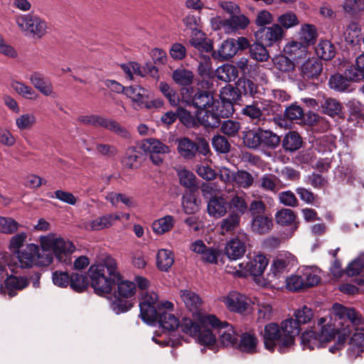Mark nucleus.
Masks as SVG:
<instances>
[{
	"label": "nucleus",
	"instance_id": "f257e3e1",
	"mask_svg": "<svg viewBox=\"0 0 364 364\" xmlns=\"http://www.w3.org/2000/svg\"><path fill=\"white\" fill-rule=\"evenodd\" d=\"M117 262L111 257H106L103 263L92 264L88 269L91 287L98 295L109 294L117 286L114 296L128 299L135 294L136 284L124 281L117 270Z\"/></svg>",
	"mask_w": 364,
	"mask_h": 364
},
{
	"label": "nucleus",
	"instance_id": "bb28decb",
	"mask_svg": "<svg viewBox=\"0 0 364 364\" xmlns=\"http://www.w3.org/2000/svg\"><path fill=\"white\" fill-rule=\"evenodd\" d=\"M281 143L286 151L294 152L302 146L303 139L297 132L289 131L281 140Z\"/></svg>",
	"mask_w": 364,
	"mask_h": 364
},
{
	"label": "nucleus",
	"instance_id": "4be33fe9",
	"mask_svg": "<svg viewBox=\"0 0 364 364\" xmlns=\"http://www.w3.org/2000/svg\"><path fill=\"white\" fill-rule=\"evenodd\" d=\"M273 220L271 215H262L255 216L251 220V228L255 233L265 235L273 228Z\"/></svg>",
	"mask_w": 364,
	"mask_h": 364
},
{
	"label": "nucleus",
	"instance_id": "cd10ccee",
	"mask_svg": "<svg viewBox=\"0 0 364 364\" xmlns=\"http://www.w3.org/2000/svg\"><path fill=\"white\" fill-rule=\"evenodd\" d=\"M141 148L146 153L151 154H168L171 150L168 146L161 141L154 138H148L142 140Z\"/></svg>",
	"mask_w": 364,
	"mask_h": 364
},
{
	"label": "nucleus",
	"instance_id": "6e6d98bb",
	"mask_svg": "<svg viewBox=\"0 0 364 364\" xmlns=\"http://www.w3.org/2000/svg\"><path fill=\"white\" fill-rule=\"evenodd\" d=\"M118 216H114L112 214H107L105 215L99 217L93 220L90 223V227L92 230H100L109 228L112 225L113 220H117Z\"/></svg>",
	"mask_w": 364,
	"mask_h": 364
},
{
	"label": "nucleus",
	"instance_id": "3c124183",
	"mask_svg": "<svg viewBox=\"0 0 364 364\" xmlns=\"http://www.w3.org/2000/svg\"><path fill=\"white\" fill-rule=\"evenodd\" d=\"M158 323L160 326L168 331H174L179 326L178 319L172 314L160 311Z\"/></svg>",
	"mask_w": 364,
	"mask_h": 364
},
{
	"label": "nucleus",
	"instance_id": "c03bdc74",
	"mask_svg": "<svg viewBox=\"0 0 364 364\" xmlns=\"http://www.w3.org/2000/svg\"><path fill=\"white\" fill-rule=\"evenodd\" d=\"M175 223L174 218L172 215H166L155 220L152 223V229L154 232L158 235H163L164 233L170 231Z\"/></svg>",
	"mask_w": 364,
	"mask_h": 364
},
{
	"label": "nucleus",
	"instance_id": "2eb2a0df",
	"mask_svg": "<svg viewBox=\"0 0 364 364\" xmlns=\"http://www.w3.org/2000/svg\"><path fill=\"white\" fill-rule=\"evenodd\" d=\"M28 286V281L26 278L9 275L4 280V284L0 286V293L7 294L9 298L17 295V291L23 290Z\"/></svg>",
	"mask_w": 364,
	"mask_h": 364
},
{
	"label": "nucleus",
	"instance_id": "603ef678",
	"mask_svg": "<svg viewBox=\"0 0 364 364\" xmlns=\"http://www.w3.org/2000/svg\"><path fill=\"white\" fill-rule=\"evenodd\" d=\"M218 78L224 82L235 81L238 76L237 68L230 64H225L218 70Z\"/></svg>",
	"mask_w": 364,
	"mask_h": 364
},
{
	"label": "nucleus",
	"instance_id": "412c9836",
	"mask_svg": "<svg viewBox=\"0 0 364 364\" xmlns=\"http://www.w3.org/2000/svg\"><path fill=\"white\" fill-rule=\"evenodd\" d=\"M177 151L180 156L186 160H191L196 156V141L188 137H182L176 140Z\"/></svg>",
	"mask_w": 364,
	"mask_h": 364
},
{
	"label": "nucleus",
	"instance_id": "a211bd4d",
	"mask_svg": "<svg viewBox=\"0 0 364 364\" xmlns=\"http://www.w3.org/2000/svg\"><path fill=\"white\" fill-rule=\"evenodd\" d=\"M18 259L21 268H29L36 264L39 257V247L37 245L29 244L24 249L18 250Z\"/></svg>",
	"mask_w": 364,
	"mask_h": 364
},
{
	"label": "nucleus",
	"instance_id": "864d4df0",
	"mask_svg": "<svg viewBox=\"0 0 364 364\" xmlns=\"http://www.w3.org/2000/svg\"><path fill=\"white\" fill-rule=\"evenodd\" d=\"M304 109L297 105L296 102L292 103L287 106L284 112V119L289 120L290 122L295 121L299 123L304 117Z\"/></svg>",
	"mask_w": 364,
	"mask_h": 364
},
{
	"label": "nucleus",
	"instance_id": "de8ad7c7",
	"mask_svg": "<svg viewBox=\"0 0 364 364\" xmlns=\"http://www.w3.org/2000/svg\"><path fill=\"white\" fill-rule=\"evenodd\" d=\"M193 73L186 68H177L172 73L173 81L181 86H188L193 80Z\"/></svg>",
	"mask_w": 364,
	"mask_h": 364
},
{
	"label": "nucleus",
	"instance_id": "dca6fc26",
	"mask_svg": "<svg viewBox=\"0 0 364 364\" xmlns=\"http://www.w3.org/2000/svg\"><path fill=\"white\" fill-rule=\"evenodd\" d=\"M224 302L228 310L238 314H243L249 306L247 297L237 291L230 292Z\"/></svg>",
	"mask_w": 364,
	"mask_h": 364
},
{
	"label": "nucleus",
	"instance_id": "680f3d73",
	"mask_svg": "<svg viewBox=\"0 0 364 364\" xmlns=\"http://www.w3.org/2000/svg\"><path fill=\"white\" fill-rule=\"evenodd\" d=\"M296 193L299 196L300 199L306 203L313 205L316 207L319 206L318 196L310 190L303 187H298L296 188Z\"/></svg>",
	"mask_w": 364,
	"mask_h": 364
},
{
	"label": "nucleus",
	"instance_id": "39448f33",
	"mask_svg": "<svg viewBox=\"0 0 364 364\" xmlns=\"http://www.w3.org/2000/svg\"><path fill=\"white\" fill-rule=\"evenodd\" d=\"M314 317V312L311 308L304 306L301 309L294 311L293 316L282 322V328L287 339H284L287 343H294L296 336H299L301 331V326L309 323ZM287 338V336H284Z\"/></svg>",
	"mask_w": 364,
	"mask_h": 364
},
{
	"label": "nucleus",
	"instance_id": "b1692460",
	"mask_svg": "<svg viewBox=\"0 0 364 364\" xmlns=\"http://www.w3.org/2000/svg\"><path fill=\"white\" fill-rule=\"evenodd\" d=\"M321 108L323 113L331 117L338 116L341 118H346L342 112L343 105L336 99L332 97H324L321 101Z\"/></svg>",
	"mask_w": 364,
	"mask_h": 364
},
{
	"label": "nucleus",
	"instance_id": "0eeeda50",
	"mask_svg": "<svg viewBox=\"0 0 364 364\" xmlns=\"http://www.w3.org/2000/svg\"><path fill=\"white\" fill-rule=\"evenodd\" d=\"M40 242L41 250H52L59 262L65 265L72 264L71 255L75 250V246L71 242L60 237L53 240L46 236L41 237Z\"/></svg>",
	"mask_w": 364,
	"mask_h": 364
},
{
	"label": "nucleus",
	"instance_id": "e433bc0d",
	"mask_svg": "<svg viewBox=\"0 0 364 364\" xmlns=\"http://www.w3.org/2000/svg\"><path fill=\"white\" fill-rule=\"evenodd\" d=\"M306 51V46L302 43L297 41H291L287 43L283 48L284 54L294 60L305 56Z\"/></svg>",
	"mask_w": 364,
	"mask_h": 364
},
{
	"label": "nucleus",
	"instance_id": "a878e982",
	"mask_svg": "<svg viewBox=\"0 0 364 364\" xmlns=\"http://www.w3.org/2000/svg\"><path fill=\"white\" fill-rule=\"evenodd\" d=\"M352 80H350L345 74L336 73L332 75L328 80L329 87L338 92H350Z\"/></svg>",
	"mask_w": 364,
	"mask_h": 364
},
{
	"label": "nucleus",
	"instance_id": "20e7f679",
	"mask_svg": "<svg viewBox=\"0 0 364 364\" xmlns=\"http://www.w3.org/2000/svg\"><path fill=\"white\" fill-rule=\"evenodd\" d=\"M202 113L197 110V119L199 125L205 129H215L220 127L222 119H228L234 112L233 103L230 100L216 101V104L210 108L203 109Z\"/></svg>",
	"mask_w": 364,
	"mask_h": 364
},
{
	"label": "nucleus",
	"instance_id": "58836bf2",
	"mask_svg": "<svg viewBox=\"0 0 364 364\" xmlns=\"http://www.w3.org/2000/svg\"><path fill=\"white\" fill-rule=\"evenodd\" d=\"M228 210L231 213L237 214L240 218L247 212L248 205L242 196L234 195L228 201Z\"/></svg>",
	"mask_w": 364,
	"mask_h": 364
},
{
	"label": "nucleus",
	"instance_id": "c9c22d12",
	"mask_svg": "<svg viewBox=\"0 0 364 364\" xmlns=\"http://www.w3.org/2000/svg\"><path fill=\"white\" fill-rule=\"evenodd\" d=\"M315 52L320 59L328 61L335 57L336 49L330 41L321 40L316 47Z\"/></svg>",
	"mask_w": 364,
	"mask_h": 364
},
{
	"label": "nucleus",
	"instance_id": "338daca9",
	"mask_svg": "<svg viewBox=\"0 0 364 364\" xmlns=\"http://www.w3.org/2000/svg\"><path fill=\"white\" fill-rule=\"evenodd\" d=\"M220 127L221 132L228 136H235L241 128L239 122L232 119L221 121Z\"/></svg>",
	"mask_w": 364,
	"mask_h": 364
},
{
	"label": "nucleus",
	"instance_id": "4468645a",
	"mask_svg": "<svg viewBox=\"0 0 364 364\" xmlns=\"http://www.w3.org/2000/svg\"><path fill=\"white\" fill-rule=\"evenodd\" d=\"M140 316L143 321L147 323L157 322L159 318L161 309H158L156 304V294L150 296L139 304Z\"/></svg>",
	"mask_w": 364,
	"mask_h": 364
},
{
	"label": "nucleus",
	"instance_id": "ea45409f",
	"mask_svg": "<svg viewBox=\"0 0 364 364\" xmlns=\"http://www.w3.org/2000/svg\"><path fill=\"white\" fill-rule=\"evenodd\" d=\"M260 133L261 148L274 149L280 144V137L272 131L260 128Z\"/></svg>",
	"mask_w": 364,
	"mask_h": 364
},
{
	"label": "nucleus",
	"instance_id": "2f4dec72",
	"mask_svg": "<svg viewBox=\"0 0 364 364\" xmlns=\"http://www.w3.org/2000/svg\"><path fill=\"white\" fill-rule=\"evenodd\" d=\"M142 156L136 147L130 146L126 150L122 162L127 168H137L141 166Z\"/></svg>",
	"mask_w": 364,
	"mask_h": 364
},
{
	"label": "nucleus",
	"instance_id": "c85d7f7f",
	"mask_svg": "<svg viewBox=\"0 0 364 364\" xmlns=\"http://www.w3.org/2000/svg\"><path fill=\"white\" fill-rule=\"evenodd\" d=\"M127 92H129L127 97L131 98L132 100L137 103L138 105L144 106L146 108L151 107L147 102L149 96L146 89L139 85H131L128 87Z\"/></svg>",
	"mask_w": 364,
	"mask_h": 364
},
{
	"label": "nucleus",
	"instance_id": "c756f323",
	"mask_svg": "<svg viewBox=\"0 0 364 364\" xmlns=\"http://www.w3.org/2000/svg\"><path fill=\"white\" fill-rule=\"evenodd\" d=\"M235 43V38H228L223 41L218 51H213V57L218 60L232 58L237 53Z\"/></svg>",
	"mask_w": 364,
	"mask_h": 364
},
{
	"label": "nucleus",
	"instance_id": "e2e57ef3",
	"mask_svg": "<svg viewBox=\"0 0 364 364\" xmlns=\"http://www.w3.org/2000/svg\"><path fill=\"white\" fill-rule=\"evenodd\" d=\"M274 63L275 67L283 73H289L293 71L295 68L294 60L287 55H280L274 58Z\"/></svg>",
	"mask_w": 364,
	"mask_h": 364
},
{
	"label": "nucleus",
	"instance_id": "f3484780",
	"mask_svg": "<svg viewBox=\"0 0 364 364\" xmlns=\"http://www.w3.org/2000/svg\"><path fill=\"white\" fill-rule=\"evenodd\" d=\"M296 215L291 209L282 208L275 214V221L281 226H288L290 230V236L298 229L299 222L296 221Z\"/></svg>",
	"mask_w": 364,
	"mask_h": 364
},
{
	"label": "nucleus",
	"instance_id": "5fc2aeb1",
	"mask_svg": "<svg viewBox=\"0 0 364 364\" xmlns=\"http://www.w3.org/2000/svg\"><path fill=\"white\" fill-rule=\"evenodd\" d=\"M178 119L187 128H196L199 127L197 115L194 117L189 111L181 107H178Z\"/></svg>",
	"mask_w": 364,
	"mask_h": 364
},
{
	"label": "nucleus",
	"instance_id": "4c0bfd02",
	"mask_svg": "<svg viewBox=\"0 0 364 364\" xmlns=\"http://www.w3.org/2000/svg\"><path fill=\"white\" fill-rule=\"evenodd\" d=\"M268 48L264 43L257 41L251 44L249 50L250 57L258 61L265 62L269 58V51L267 49Z\"/></svg>",
	"mask_w": 364,
	"mask_h": 364
},
{
	"label": "nucleus",
	"instance_id": "0e129e2a",
	"mask_svg": "<svg viewBox=\"0 0 364 364\" xmlns=\"http://www.w3.org/2000/svg\"><path fill=\"white\" fill-rule=\"evenodd\" d=\"M275 24H279V26L286 31L291 27H294L299 24V20L292 12H287L277 18V23Z\"/></svg>",
	"mask_w": 364,
	"mask_h": 364
},
{
	"label": "nucleus",
	"instance_id": "473e14b6",
	"mask_svg": "<svg viewBox=\"0 0 364 364\" xmlns=\"http://www.w3.org/2000/svg\"><path fill=\"white\" fill-rule=\"evenodd\" d=\"M250 24L249 18L243 15H232L223 21V25L228 32H234L239 29H245Z\"/></svg>",
	"mask_w": 364,
	"mask_h": 364
},
{
	"label": "nucleus",
	"instance_id": "6e6552de",
	"mask_svg": "<svg viewBox=\"0 0 364 364\" xmlns=\"http://www.w3.org/2000/svg\"><path fill=\"white\" fill-rule=\"evenodd\" d=\"M263 337L264 345L267 350L273 352L278 345V350L281 353H284L289 348L295 345L294 343H287L284 339L288 338L284 337L285 333L280 326L275 323H269L264 326V331L261 332Z\"/></svg>",
	"mask_w": 364,
	"mask_h": 364
},
{
	"label": "nucleus",
	"instance_id": "6ab92c4d",
	"mask_svg": "<svg viewBox=\"0 0 364 364\" xmlns=\"http://www.w3.org/2000/svg\"><path fill=\"white\" fill-rule=\"evenodd\" d=\"M228 201L223 196H213L208 203V213L210 216L219 218L225 215L228 210Z\"/></svg>",
	"mask_w": 364,
	"mask_h": 364
},
{
	"label": "nucleus",
	"instance_id": "bf43d9fd",
	"mask_svg": "<svg viewBox=\"0 0 364 364\" xmlns=\"http://www.w3.org/2000/svg\"><path fill=\"white\" fill-rule=\"evenodd\" d=\"M183 333L191 337H196L200 325L189 318L184 317L179 321V326Z\"/></svg>",
	"mask_w": 364,
	"mask_h": 364
},
{
	"label": "nucleus",
	"instance_id": "4d7b16f0",
	"mask_svg": "<svg viewBox=\"0 0 364 364\" xmlns=\"http://www.w3.org/2000/svg\"><path fill=\"white\" fill-rule=\"evenodd\" d=\"M244 143L246 146L250 149H258L261 147L260 128L257 130H250L243 136Z\"/></svg>",
	"mask_w": 364,
	"mask_h": 364
},
{
	"label": "nucleus",
	"instance_id": "a19ab883",
	"mask_svg": "<svg viewBox=\"0 0 364 364\" xmlns=\"http://www.w3.org/2000/svg\"><path fill=\"white\" fill-rule=\"evenodd\" d=\"M174 262L173 253L168 250H159L156 256V266L162 272H168Z\"/></svg>",
	"mask_w": 364,
	"mask_h": 364
},
{
	"label": "nucleus",
	"instance_id": "f03ea898",
	"mask_svg": "<svg viewBox=\"0 0 364 364\" xmlns=\"http://www.w3.org/2000/svg\"><path fill=\"white\" fill-rule=\"evenodd\" d=\"M327 318L325 317L319 318L317 327L314 326V329L305 331L301 333L300 343L304 350H312L316 348L324 347L327 343L335 338L336 334H338V341L329 348V351L336 353L343 348L352 331L349 328H338L335 323H331L330 321H327Z\"/></svg>",
	"mask_w": 364,
	"mask_h": 364
},
{
	"label": "nucleus",
	"instance_id": "ddd939ff",
	"mask_svg": "<svg viewBox=\"0 0 364 364\" xmlns=\"http://www.w3.org/2000/svg\"><path fill=\"white\" fill-rule=\"evenodd\" d=\"M333 309L336 316L340 320L338 325L342 326L341 328H345L344 323L342 322L343 320L344 322H346L347 320L355 328L364 323V318L362 314L354 308L346 307L341 304L336 303L333 304ZM347 325L350 328L349 324ZM347 325L346 328H348ZM349 329L350 330V328Z\"/></svg>",
	"mask_w": 364,
	"mask_h": 364
},
{
	"label": "nucleus",
	"instance_id": "09e8293b",
	"mask_svg": "<svg viewBox=\"0 0 364 364\" xmlns=\"http://www.w3.org/2000/svg\"><path fill=\"white\" fill-rule=\"evenodd\" d=\"M224 331L219 338V343L223 347H232L237 348L238 338L237 335L234 331L232 326L230 324L228 328H225Z\"/></svg>",
	"mask_w": 364,
	"mask_h": 364
},
{
	"label": "nucleus",
	"instance_id": "8fccbe9b",
	"mask_svg": "<svg viewBox=\"0 0 364 364\" xmlns=\"http://www.w3.org/2000/svg\"><path fill=\"white\" fill-rule=\"evenodd\" d=\"M89 286L88 277L82 274L72 273L70 274V288L76 292H82Z\"/></svg>",
	"mask_w": 364,
	"mask_h": 364
},
{
	"label": "nucleus",
	"instance_id": "7ed1b4c3",
	"mask_svg": "<svg viewBox=\"0 0 364 364\" xmlns=\"http://www.w3.org/2000/svg\"><path fill=\"white\" fill-rule=\"evenodd\" d=\"M213 84L209 80H202L196 87H189L181 90L183 101L198 111L210 108L219 101L214 97L212 90Z\"/></svg>",
	"mask_w": 364,
	"mask_h": 364
},
{
	"label": "nucleus",
	"instance_id": "aec40b11",
	"mask_svg": "<svg viewBox=\"0 0 364 364\" xmlns=\"http://www.w3.org/2000/svg\"><path fill=\"white\" fill-rule=\"evenodd\" d=\"M179 183L187 192H197L200 188L196 176L190 170L182 168L177 171Z\"/></svg>",
	"mask_w": 364,
	"mask_h": 364
},
{
	"label": "nucleus",
	"instance_id": "49530a36",
	"mask_svg": "<svg viewBox=\"0 0 364 364\" xmlns=\"http://www.w3.org/2000/svg\"><path fill=\"white\" fill-rule=\"evenodd\" d=\"M196 336L198 342L200 345L207 346L211 350L214 348L217 340L215 336L210 328L200 326Z\"/></svg>",
	"mask_w": 364,
	"mask_h": 364
},
{
	"label": "nucleus",
	"instance_id": "9b49d317",
	"mask_svg": "<svg viewBox=\"0 0 364 364\" xmlns=\"http://www.w3.org/2000/svg\"><path fill=\"white\" fill-rule=\"evenodd\" d=\"M299 75L304 81L317 85L321 81L323 65L322 62L315 58L306 60L299 67Z\"/></svg>",
	"mask_w": 364,
	"mask_h": 364
},
{
	"label": "nucleus",
	"instance_id": "5701e85b",
	"mask_svg": "<svg viewBox=\"0 0 364 364\" xmlns=\"http://www.w3.org/2000/svg\"><path fill=\"white\" fill-rule=\"evenodd\" d=\"M258 339L254 333L249 332L242 333L238 340L236 349L248 354H254L257 352Z\"/></svg>",
	"mask_w": 364,
	"mask_h": 364
},
{
	"label": "nucleus",
	"instance_id": "72a5a7b5",
	"mask_svg": "<svg viewBox=\"0 0 364 364\" xmlns=\"http://www.w3.org/2000/svg\"><path fill=\"white\" fill-rule=\"evenodd\" d=\"M342 6L346 17L358 18L364 11V0H344Z\"/></svg>",
	"mask_w": 364,
	"mask_h": 364
},
{
	"label": "nucleus",
	"instance_id": "052dcab7",
	"mask_svg": "<svg viewBox=\"0 0 364 364\" xmlns=\"http://www.w3.org/2000/svg\"><path fill=\"white\" fill-rule=\"evenodd\" d=\"M344 74L352 80L353 82H358L364 80V72L360 66V63L355 60V64L348 65L344 72Z\"/></svg>",
	"mask_w": 364,
	"mask_h": 364
},
{
	"label": "nucleus",
	"instance_id": "79ce46f5",
	"mask_svg": "<svg viewBox=\"0 0 364 364\" xmlns=\"http://www.w3.org/2000/svg\"><path fill=\"white\" fill-rule=\"evenodd\" d=\"M348 117L349 122L353 123L354 125L361 122L364 119L363 109L358 101H350L348 105Z\"/></svg>",
	"mask_w": 364,
	"mask_h": 364
},
{
	"label": "nucleus",
	"instance_id": "f8f14e48",
	"mask_svg": "<svg viewBox=\"0 0 364 364\" xmlns=\"http://www.w3.org/2000/svg\"><path fill=\"white\" fill-rule=\"evenodd\" d=\"M249 242V236L244 232H238L225 247V254L230 260H237L242 258L247 250V245Z\"/></svg>",
	"mask_w": 364,
	"mask_h": 364
},
{
	"label": "nucleus",
	"instance_id": "a18cd8bd",
	"mask_svg": "<svg viewBox=\"0 0 364 364\" xmlns=\"http://www.w3.org/2000/svg\"><path fill=\"white\" fill-rule=\"evenodd\" d=\"M181 296L190 311L196 312L199 309L201 299L198 294L189 290H183L181 291Z\"/></svg>",
	"mask_w": 364,
	"mask_h": 364
},
{
	"label": "nucleus",
	"instance_id": "69168bd1",
	"mask_svg": "<svg viewBox=\"0 0 364 364\" xmlns=\"http://www.w3.org/2000/svg\"><path fill=\"white\" fill-rule=\"evenodd\" d=\"M317 37V33L315 27L312 25H306L302 28L301 33V43L304 44L306 47L309 45L314 44Z\"/></svg>",
	"mask_w": 364,
	"mask_h": 364
},
{
	"label": "nucleus",
	"instance_id": "393cba45",
	"mask_svg": "<svg viewBox=\"0 0 364 364\" xmlns=\"http://www.w3.org/2000/svg\"><path fill=\"white\" fill-rule=\"evenodd\" d=\"M201 200L196 192H186L181 197V204L186 214H195L200 210Z\"/></svg>",
	"mask_w": 364,
	"mask_h": 364
},
{
	"label": "nucleus",
	"instance_id": "13d9d810",
	"mask_svg": "<svg viewBox=\"0 0 364 364\" xmlns=\"http://www.w3.org/2000/svg\"><path fill=\"white\" fill-rule=\"evenodd\" d=\"M232 178L233 181L238 184L239 186L245 188L251 186L254 181L252 174L244 170L237 171L235 173L233 172Z\"/></svg>",
	"mask_w": 364,
	"mask_h": 364
},
{
	"label": "nucleus",
	"instance_id": "774afa93",
	"mask_svg": "<svg viewBox=\"0 0 364 364\" xmlns=\"http://www.w3.org/2000/svg\"><path fill=\"white\" fill-rule=\"evenodd\" d=\"M355 329V332L350 338L349 343L353 348H357V355H360L364 348V331L363 328Z\"/></svg>",
	"mask_w": 364,
	"mask_h": 364
},
{
	"label": "nucleus",
	"instance_id": "1a4fd4ad",
	"mask_svg": "<svg viewBox=\"0 0 364 364\" xmlns=\"http://www.w3.org/2000/svg\"><path fill=\"white\" fill-rule=\"evenodd\" d=\"M254 35L257 41L264 43L270 49L279 52L285 31L279 24L272 23L270 26L259 28L255 31Z\"/></svg>",
	"mask_w": 364,
	"mask_h": 364
},
{
	"label": "nucleus",
	"instance_id": "37998d69",
	"mask_svg": "<svg viewBox=\"0 0 364 364\" xmlns=\"http://www.w3.org/2000/svg\"><path fill=\"white\" fill-rule=\"evenodd\" d=\"M235 85L237 92L243 97H255L257 93V85L250 79L240 78Z\"/></svg>",
	"mask_w": 364,
	"mask_h": 364
},
{
	"label": "nucleus",
	"instance_id": "9d476101",
	"mask_svg": "<svg viewBox=\"0 0 364 364\" xmlns=\"http://www.w3.org/2000/svg\"><path fill=\"white\" fill-rule=\"evenodd\" d=\"M280 110H282L281 105L276 102L254 100L251 104L245 105L241 110V113L252 121H259L263 117L265 112L267 114H269L270 112H274Z\"/></svg>",
	"mask_w": 364,
	"mask_h": 364
},
{
	"label": "nucleus",
	"instance_id": "423d86ee",
	"mask_svg": "<svg viewBox=\"0 0 364 364\" xmlns=\"http://www.w3.org/2000/svg\"><path fill=\"white\" fill-rule=\"evenodd\" d=\"M16 23L26 36L41 39L47 33V22L33 12L20 14L16 17Z\"/></svg>",
	"mask_w": 364,
	"mask_h": 364
},
{
	"label": "nucleus",
	"instance_id": "f704fd0d",
	"mask_svg": "<svg viewBox=\"0 0 364 364\" xmlns=\"http://www.w3.org/2000/svg\"><path fill=\"white\" fill-rule=\"evenodd\" d=\"M33 86L45 96H50L53 91L52 83L39 73H33L29 77Z\"/></svg>",
	"mask_w": 364,
	"mask_h": 364
},
{
	"label": "nucleus",
	"instance_id": "7c9ffc66",
	"mask_svg": "<svg viewBox=\"0 0 364 364\" xmlns=\"http://www.w3.org/2000/svg\"><path fill=\"white\" fill-rule=\"evenodd\" d=\"M268 264V259L262 255L255 257L253 260L246 263L245 269L249 274L254 277L261 276Z\"/></svg>",
	"mask_w": 364,
	"mask_h": 364
}]
</instances>
